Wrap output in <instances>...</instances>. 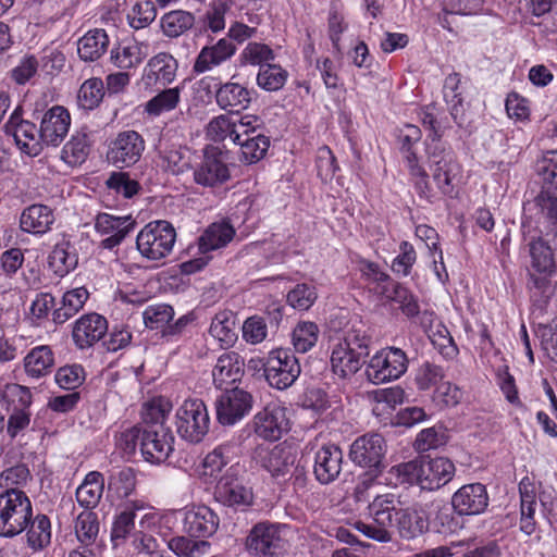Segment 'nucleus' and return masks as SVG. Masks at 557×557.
<instances>
[{"label":"nucleus","instance_id":"obj_25","mask_svg":"<svg viewBox=\"0 0 557 557\" xmlns=\"http://www.w3.org/2000/svg\"><path fill=\"white\" fill-rule=\"evenodd\" d=\"M219 524V517L208 506H193L185 512L184 529L189 536L209 537L216 532Z\"/></svg>","mask_w":557,"mask_h":557},{"label":"nucleus","instance_id":"obj_26","mask_svg":"<svg viewBox=\"0 0 557 557\" xmlns=\"http://www.w3.org/2000/svg\"><path fill=\"white\" fill-rule=\"evenodd\" d=\"M236 53V46L227 38H221L215 44L205 46L193 65L195 74H202L221 65Z\"/></svg>","mask_w":557,"mask_h":557},{"label":"nucleus","instance_id":"obj_36","mask_svg":"<svg viewBox=\"0 0 557 557\" xmlns=\"http://www.w3.org/2000/svg\"><path fill=\"white\" fill-rule=\"evenodd\" d=\"M54 366V355L50 346L34 347L24 358L25 372L32 377L49 374Z\"/></svg>","mask_w":557,"mask_h":557},{"label":"nucleus","instance_id":"obj_42","mask_svg":"<svg viewBox=\"0 0 557 557\" xmlns=\"http://www.w3.org/2000/svg\"><path fill=\"white\" fill-rule=\"evenodd\" d=\"M531 269L536 272L555 271L554 252L549 244L540 235L528 243Z\"/></svg>","mask_w":557,"mask_h":557},{"label":"nucleus","instance_id":"obj_60","mask_svg":"<svg viewBox=\"0 0 557 557\" xmlns=\"http://www.w3.org/2000/svg\"><path fill=\"white\" fill-rule=\"evenodd\" d=\"M242 64L265 65L269 61L275 59L273 50L262 42H249L240 53Z\"/></svg>","mask_w":557,"mask_h":557},{"label":"nucleus","instance_id":"obj_14","mask_svg":"<svg viewBox=\"0 0 557 557\" xmlns=\"http://www.w3.org/2000/svg\"><path fill=\"white\" fill-rule=\"evenodd\" d=\"M145 150V140L135 131L121 132L109 145L107 158L116 168L123 169L137 163Z\"/></svg>","mask_w":557,"mask_h":557},{"label":"nucleus","instance_id":"obj_6","mask_svg":"<svg viewBox=\"0 0 557 557\" xmlns=\"http://www.w3.org/2000/svg\"><path fill=\"white\" fill-rule=\"evenodd\" d=\"M263 371L271 387L284 391L295 383L301 369L292 350L277 348L269 352L263 362Z\"/></svg>","mask_w":557,"mask_h":557},{"label":"nucleus","instance_id":"obj_45","mask_svg":"<svg viewBox=\"0 0 557 557\" xmlns=\"http://www.w3.org/2000/svg\"><path fill=\"white\" fill-rule=\"evenodd\" d=\"M193 536H174L168 542V547L178 557H207L211 544L205 540H194Z\"/></svg>","mask_w":557,"mask_h":557},{"label":"nucleus","instance_id":"obj_54","mask_svg":"<svg viewBox=\"0 0 557 557\" xmlns=\"http://www.w3.org/2000/svg\"><path fill=\"white\" fill-rule=\"evenodd\" d=\"M293 345L298 352L309 351L318 342L319 327L310 321L299 322L292 334Z\"/></svg>","mask_w":557,"mask_h":557},{"label":"nucleus","instance_id":"obj_62","mask_svg":"<svg viewBox=\"0 0 557 557\" xmlns=\"http://www.w3.org/2000/svg\"><path fill=\"white\" fill-rule=\"evenodd\" d=\"M157 16V10L151 1L137 2L127 15L131 27L141 29L150 25Z\"/></svg>","mask_w":557,"mask_h":557},{"label":"nucleus","instance_id":"obj_23","mask_svg":"<svg viewBox=\"0 0 557 557\" xmlns=\"http://www.w3.org/2000/svg\"><path fill=\"white\" fill-rule=\"evenodd\" d=\"M70 125L71 116L69 111L61 106H54L42 116L39 137L44 144L55 147L66 136Z\"/></svg>","mask_w":557,"mask_h":557},{"label":"nucleus","instance_id":"obj_2","mask_svg":"<svg viewBox=\"0 0 557 557\" xmlns=\"http://www.w3.org/2000/svg\"><path fill=\"white\" fill-rule=\"evenodd\" d=\"M371 338L366 331L351 327L333 346L331 367L335 375L347 379L356 374L369 356Z\"/></svg>","mask_w":557,"mask_h":557},{"label":"nucleus","instance_id":"obj_27","mask_svg":"<svg viewBox=\"0 0 557 557\" xmlns=\"http://www.w3.org/2000/svg\"><path fill=\"white\" fill-rule=\"evenodd\" d=\"M244 373V361L235 351L221 355L212 370L214 385L220 389H227V386L239 381Z\"/></svg>","mask_w":557,"mask_h":557},{"label":"nucleus","instance_id":"obj_32","mask_svg":"<svg viewBox=\"0 0 557 557\" xmlns=\"http://www.w3.org/2000/svg\"><path fill=\"white\" fill-rule=\"evenodd\" d=\"M4 133L12 136L22 151L29 156H38L42 150V140L36 125L29 121L20 122L16 126H3Z\"/></svg>","mask_w":557,"mask_h":557},{"label":"nucleus","instance_id":"obj_13","mask_svg":"<svg viewBox=\"0 0 557 557\" xmlns=\"http://www.w3.org/2000/svg\"><path fill=\"white\" fill-rule=\"evenodd\" d=\"M255 433L270 442L278 441L290 429L287 409L277 403L268 404L253 417Z\"/></svg>","mask_w":557,"mask_h":557},{"label":"nucleus","instance_id":"obj_20","mask_svg":"<svg viewBox=\"0 0 557 557\" xmlns=\"http://www.w3.org/2000/svg\"><path fill=\"white\" fill-rule=\"evenodd\" d=\"M108 332V321L98 313H87L75 321L72 339L81 349H88L97 344Z\"/></svg>","mask_w":557,"mask_h":557},{"label":"nucleus","instance_id":"obj_39","mask_svg":"<svg viewBox=\"0 0 557 557\" xmlns=\"http://www.w3.org/2000/svg\"><path fill=\"white\" fill-rule=\"evenodd\" d=\"M196 16L185 10H173L162 15L160 20L163 35L168 38H177L195 25Z\"/></svg>","mask_w":557,"mask_h":557},{"label":"nucleus","instance_id":"obj_31","mask_svg":"<svg viewBox=\"0 0 557 557\" xmlns=\"http://www.w3.org/2000/svg\"><path fill=\"white\" fill-rule=\"evenodd\" d=\"M240 454L239 441L233 438L224 442L209 453L202 462L205 474L216 476L222 469L236 459Z\"/></svg>","mask_w":557,"mask_h":557},{"label":"nucleus","instance_id":"obj_51","mask_svg":"<svg viewBox=\"0 0 557 557\" xmlns=\"http://www.w3.org/2000/svg\"><path fill=\"white\" fill-rule=\"evenodd\" d=\"M143 47L137 44L121 45L111 50V60L120 69L128 70L137 66L145 59Z\"/></svg>","mask_w":557,"mask_h":557},{"label":"nucleus","instance_id":"obj_30","mask_svg":"<svg viewBox=\"0 0 557 557\" xmlns=\"http://www.w3.org/2000/svg\"><path fill=\"white\" fill-rule=\"evenodd\" d=\"M177 66V61L172 54L160 52L148 61L145 78L148 83L171 84L175 79Z\"/></svg>","mask_w":557,"mask_h":557},{"label":"nucleus","instance_id":"obj_38","mask_svg":"<svg viewBox=\"0 0 557 557\" xmlns=\"http://www.w3.org/2000/svg\"><path fill=\"white\" fill-rule=\"evenodd\" d=\"M103 487L104 479L102 473L98 471L89 472L76 490L77 503L86 509L95 508L101 499Z\"/></svg>","mask_w":557,"mask_h":557},{"label":"nucleus","instance_id":"obj_17","mask_svg":"<svg viewBox=\"0 0 557 557\" xmlns=\"http://www.w3.org/2000/svg\"><path fill=\"white\" fill-rule=\"evenodd\" d=\"M135 220L131 215L115 216L106 212L98 213L95 218V230L98 234L106 236L100 247L113 249L119 246L125 237L134 230Z\"/></svg>","mask_w":557,"mask_h":557},{"label":"nucleus","instance_id":"obj_33","mask_svg":"<svg viewBox=\"0 0 557 557\" xmlns=\"http://www.w3.org/2000/svg\"><path fill=\"white\" fill-rule=\"evenodd\" d=\"M54 221L52 210L45 205H32L23 210L20 218L21 230L32 234H45Z\"/></svg>","mask_w":557,"mask_h":557},{"label":"nucleus","instance_id":"obj_7","mask_svg":"<svg viewBox=\"0 0 557 557\" xmlns=\"http://www.w3.org/2000/svg\"><path fill=\"white\" fill-rule=\"evenodd\" d=\"M210 418L201 399H186L176 411V431L189 442L199 443L208 433Z\"/></svg>","mask_w":557,"mask_h":557},{"label":"nucleus","instance_id":"obj_43","mask_svg":"<svg viewBox=\"0 0 557 557\" xmlns=\"http://www.w3.org/2000/svg\"><path fill=\"white\" fill-rule=\"evenodd\" d=\"M144 508L145 503L139 499H132L125 503L123 509L113 522L111 531V537L113 541L124 540L131 533L135 527L134 519L136 517V511Z\"/></svg>","mask_w":557,"mask_h":557},{"label":"nucleus","instance_id":"obj_22","mask_svg":"<svg viewBox=\"0 0 557 557\" xmlns=\"http://www.w3.org/2000/svg\"><path fill=\"white\" fill-rule=\"evenodd\" d=\"M343 450L336 445H323L313 458V474L321 484L334 482L342 472Z\"/></svg>","mask_w":557,"mask_h":557},{"label":"nucleus","instance_id":"obj_58","mask_svg":"<svg viewBox=\"0 0 557 557\" xmlns=\"http://www.w3.org/2000/svg\"><path fill=\"white\" fill-rule=\"evenodd\" d=\"M269 147V137L258 133L251 139H245L244 144H242L240 160L248 164L256 163L265 156Z\"/></svg>","mask_w":557,"mask_h":557},{"label":"nucleus","instance_id":"obj_19","mask_svg":"<svg viewBox=\"0 0 557 557\" xmlns=\"http://www.w3.org/2000/svg\"><path fill=\"white\" fill-rule=\"evenodd\" d=\"M159 430H144L140 451L144 459L151 463L165 461L173 451L174 436L169 426H158Z\"/></svg>","mask_w":557,"mask_h":557},{"label":"nucleus","instance_id":"obj_55","mask_svg":"<svg viewBox=\"0 0 557 557\" xmlns=\"http://www.w3.org/2000/svg\"><path fill=\"white\" fill-rule=\"evenodd\" d=\"M173 318L174 309L168 304L150 305L143 312L144 323L151 330H164Z\"/></svg>","mask_w":557,"mask_h":557},{"label":"nucleus","instance_id":"obj_28","mask_svg":"<svg viewBox=\"0 0 557 557\" xmlns=\"http://www.w3.org/2000/svg\"><path fill=\"white\" fill-rule=\"evenodd\" d=\"M216 104L230 113H239L251 102L250 91L238 83L227 82L215 91Z\"/></svg>","mask_w":557,"mask_h":557},{"label":"nucleus","instance_id":"obj_47","mask_svg":"<svg viewBox=\"0 0 557 557\" xmlns=\"http://www.w3.org/2000/svg\"><path fill=\"white\" fill-rule=\"evenodd\" d=\"M434 512L431 517V523L436 532L442 534L455 533L460 529V523L456 517L454 506L436 502L433 504Z\"/></svg>","mask_w":557,"mask_h":557},{"label":"nucleus","instance_id":"obj_15","mask_svg":"<svg viewBox=\"0 0 557 557\" xmlns=\"http://www.w3.org/2000/svg\"><path fill=\"white\" fill-rule=\"evenodd\" d=\"M230 176L222 152L214 147L206 148L201 162L194 170L195 183L203 187H215L228 181Z\"/></svg>","mask_w":557,"mask_h":557},{"label":"nucleus","instance_id":"obj_35","mask_svg":"<svg viewBox=\"0 0 557 557\" xmlns=\"http://www.w3.org/2000/svg\"><path fill=\"white\" fill-rule=\"evenodd\" d=\"M235 230L227 222L210 224L198 238V248L201 253L226 246L234 237Z\"/></svg>","mask_w":557,"mask_h":557},{"label":"nucleus","instance_id":"obj_53","mask_svg":"<svg viewBox=\"0 0 557 557\" xmlns=\"http://www.w3.org/2000/svg\"><path fill=\"white\" fill-rule=\"evenodd\" d=\"M288 77V73L277 64L267 63L261 65L257 75V84L267 91H276L283 88Z\"/></svg>","mask_w":557,"mask_h":557},{"label":"nucleus","instance_id":"obj_49","mask_svg":"<svg viewBox=\"0 0 557 557\" xmlns=\"http://www.w3.org/2000/svg\"><path fill=\"white\" fill-rule=\"evenodd\" d=\"M27 530L28 545L34 549H41L50 543L51 523L46 515L32 517Z\"/></svg>","mask_w":557,"mask_h":557},{"label":"nucleus","instance_id":"obj_34","mask_svg":"<svg viewBox=\"0 0 557 557\" xmlns=\"http://www.w3.org/2000/svg\"><path fill=\"white\" fill-rule=\"evenodd\" d=\"M539 222L547 224L550 232L557 235V186H543L533 200Z\"/></svg>","mask_w":557,"mask_h":557},{"label":"nucleus","instance_id":"obj_48","mask_svg":"<svg viewBox=\"0 0 557 557\" xmlns=\"http://www.w3.org/2000/svg\"><path fill=\"white\" fill-rule=\"evenodd\" d=\"M136 473L133 468L125 467L111 473L108 480V490L117 498H127L136 491Z\"/></svg>","mask_w":557,"mask_h":557},{"label":"nucleus","instance_id":"obj_40","mask_svg":"<svg viewBox=\"0 0 557 557\" xmlns=\"http://www.w3.org/2000/svg\"><path fill=\"white\" fill-rule=\"evenodd\" d=\"M190 150L183 146L171 145L160 149L162 168L174 174L180 175L191 168Z\"/></svg>","mask_w":557,"mask_h":557},{"label":"nucleus","instance_id":"obj_11","mask_svg":"<svg viewBox=\"0 0 557 557\" xmlns=\"http://www.w3.org/2000/svg\"><path fill=\"white\" fill-rule=\"evenodd\" d=\"M425 156L438 191L442 195H451L454 191L453 178L457 170L453 152L446 146L434 143L429 151H425Z\"/></svg>","mask_w":557,"mask_h":557},{"label":"nucleus","instance_id":"obj_41","mask_svg":"<svg viewBox=\"0 0 557 557\" xmlns=\"http://www.w3.org/2000/svg\"><path fill=\"white\" fill-rule=\"evenodd\" d=\"M88 292L84 287L74 288L64 293L61 306L54 309L53 321L58 324L66 322L74 317L88 299Z\"/></svg>","mask_w":557,"mask_h":557},{"label":"nucleus","instance_id":"obj_29","mask_svg":"<svg viewBox=\"0 0 557 557\" xmlns=\"http://www.w3.org/2000/svg\"><path fill=\"white\" fill-rule=\"evenodd\" d=\"M555 271L536 272L532 269L528 271L527 289L530 294V300L534 310L541 313L545 310L550 298L552 276Z\"/></svg>","mask_w":557,"mask_h":557},{"label":"nucleus","instance_id":"obj_16","mask_svg":"<svg viewBox=\"0 0 557 557\" xmlns=\"http://www.w3.org/2000/svg\"><path fill=\"white\" fill-rule=\"evenodd\" d=\"M252 407V396L238 387L225 389L216 400V417L221 424L232 425Z\"/></svg>","mask_w":557,"mask_h":557},{"label":"nucleus","instance_id":"obj_59","mask_svg":"<svg viewBox=\"0 0 557 557\" xmlns=\"http://www.w3.org/2000/svg\"><path fill=\"white\" fill-rule=\"evenodd\" d=\"M411 177L414 180V188L420 198L432 202L436 193L429 184V174L419 163V158L411 156L410 164H407Z\"/></svg>","mask_w":557,"mask_h":557},{"label":"nucleus","instance_id":"obj_5","mask_svg":"<svg viewBox=\"0 0 557 557\" xmlns=\"http://www.w3.org/2000/svg\"><path fill=\"white\" fill-rule=\"evenodd\" d=\"M32 393L28 387L8 384L1 394L0 406L8 414L7 433L15 438L30 423Z\"/></svg>","mask_w":557,"mask_h":557},{"label":"nucleus","instance_id":"obj_63","mask_svg":"<svg viewBox=\"0 0 557 557\" xmlns=\"http://www.w3.org/2000/svg\"><path fill=\"white\" fill-rule=\"evenodd\" d=\"M230 5L227 0H214L206 11L202 21L212 33H219L225 28V14Z\"/></svg>","mask_w":557,"mask_h":557},{"label":"nucleus","instance_id":"obj_44","mask_svg":"<svg viewBox=\"0 0 557 557\" xmlns=\"http://www.w3.org/2000/svg\"><path fill=\"white\" fill-rule=\"evenodd\" d=\"M77 262V255L69 242L57 244L49 255V267L61 277L74 270Z\"/></svg>","mask_w":557,"mask_h":557},{"label":"nucleus","instance_id":"obj_3","mask_svg":"<svg viewBox=\"0 0 557 557\" xmlns=\"http://www.w3.org/2000/svg\"><path fill=\"white\" fill-rule=\"evenodd\" d=\"M33 517V505L23 490L0 493V536L12 539L23 533Z\"/></svg>","mask_w":557,"mask_h":557},{"label":"nucleus","instance_id":"obj_56","mask_svg":"<svg viewBox=\"0 0 557 557\" xmlns=\"http://www.w3.org/2000/svg\"><path fill=\"white\" fill-rule=\"evenodd\" d=\"M180 98L181 89L178 87L164 89L146 103V111L151 115H160L175 109Z\"/></svg>","mask_w":557,"mask_h":557},{"label":"nucleus","instance_id":"obj_18","mask_svg":"<svg viewBox=\"0 0 557 557\" xmlns=\"http://www.w3.org/2000/svg\"><path fill=\"white\" fill-rule=\"evenodd\" d=\"M282 537L278 527L270 522H259L246 539V548L257 557H272L281 548Z\"/></svg>","mask_w":557,"mask_h":557},{"label":"nucleus","instance_id":"obj_10","mask_svg":"<svg viewBox=\"0 0 557 557\" xmlns=\"http://www.w3.org/2000/svg\"><path fill=\"white\" fill-rule=\"evenodd\" d=\"M386 450L387 445L381 434L368 433L354 441L349 456L355 465L381 473L384 469Z\"/></svg>","mask_w":557,"mask_h":557},{"label":"nucleus","instance_id":"obj_21","mask_svg":"<svg viewBox=\"0 0 557 557\" xmlns=\"http://www.w3.org/2000/svg\"><path fill=\"white\" fill-rule=\"evenodd\" d=\"M451 505L459 516H474L484 512L488 506L485 485L481 483L462 485L453 494Z\"/></svg>","mask_w":557,"mask_h":557},{"label":"nucleus","instance_id":"obj_64","mask_svg":"<svg viewBox=\"0 0 557 557\" xmlns=\"http://www.w3.org/2000/svg\"><path fill=\"white\" fill-rule=\"evenodd\" d=\"M99 531V523L94 512H82L75 523V532L81 543L88 545L96 539Z\"/></svg>","mask_w":557,"mask_h":557},{"label":"nucleus","instance_id":"obj_50","mask_svg":"<svg viewBox=\"0 0 557 557\" xmlns=\"http://www.w3.org/2000/svg\"><path fill=\"white\" fill-rule=\"evenodd\" d=\"M104 96L103 82L92 77L83 83L78 90L77 103L84 110H94L102 101Z\"/></svg>","mask_w":557,"mask_h":557},{"label":"nucleus","instance_id":"obj_57","mask_svg":"<svg viewBox=\"0 0 557 557\" xmlns=\"http://www.w3.org/2000/svg\"><path fill=\"white\" fill-rule=\"evenodd\" d=\"M30 479L32 475L28 467L24 463H18L4 469L0 473V487L3 491L22 490Z\"/></svg>","mask_w":557,"mask_h":557},{"label":"nucleus","instance_id":"obj_1","mask_svg":"<svg viewBox=\"0 0 557 557\" xmlns=\"http://www.w3.org/2000/svg\"><path fill=\"white\" fill-rule=\"evenodd\" d=\"M368 510L372 523L357 521L354 527L380 543L392 542L395 533L404 540H413L428 529L423 516L412 507L403 508L399 496L393 493L376 495Z\"/></svg>","mask_w":557,"mask_h":557},{"label":"nucleus","instance_id":"obj_8","mask_svg":"<svg viewBox=\"0 0 557 557\" xmlns=\"http://www.w3.org/2000/svg\"><path fill=\"white\" fill-rule=\"evenodd\" d=\"M406 352L397 347H386L373 355L366 368V374L373 384L399 379L408 369Z\"/></svg>","mask_w":557,"mask_h":557},{"label":"nucleus","instance_id":"obj_37","mask_svg":"<svg viewBox=\"0 0 557 557\" xmlns=\"http://www.w3.org/2000/svg\"><path fill=\"white\" fill-rule=\"evenodd\" d=\"M109 37L104 29L87 32L77 44L78 55L84 61L98 60L108 49Z\"/></svg>","mask_w":557,"mask_h":557},{"label":"nucleus","instance_id":"obj_61","mask_svg":"<svg viewBox=\"0 0 557 557\" xmlns=\"http://www.w3.org/2000/svg\"><path fill=\"white\" fill-rule=\"evenodd\" d=\"M235 121L221 114L212 119L207 126V136L213 141L235 140Z\"/></svg>","mask_w":557,"mask_h":557},{"label":"nucleus","instance_id":"obj_12","mask_svg":"<svg viewBox=\"0 0 557 557\" xmlns=\"http://www.w3.org/2000/svg\"><path fill=\"white\" fill-rule=\"evenodd\" d=\"M253 459L273 478L287 479L297 460V451L290 445L278 444L272 448L258 446Z\"/></svg>","mask_w":557,"mask_h":557},{"label":"nucleus","instance_id":"obj_9","mask_svg":"<svg viewBox=\"0 0 557 557\" xmlns=\"http://www.w3.org/2000/svg\"><path fill=\"white\" fill-rule=\"evenodd\" d=\"M214 499L223 506L245 511L253 503V493L238 476V468L231 466L219 479L213 493Z\"/></svg>","mask_w":557,"mask_h":557},{"label":"nucleus","instance_id":"obj_46","mask_svg":"<svg viewBox=\"0 0 557 557\" xmlns=\"http://www.w3.org/2000/svg\"><path fill=\"white\" fill-rule=\"evenodd\" d=\"M90 151V143L85 133H76L64 145L62 160L71 166L81 165L87 159Z\"/></svg>","mask_w":557,"mask_h":557},{"label":"nucleus","instance_id":"obj_52","mask_svg":"<svg viewBox=\"0 0 557 557\" xmlns=\"http://www.w3.org/2000/svg\"><path fill=\"white\" fill-rule=\"evenodd\" d=\"M235 321L231 311H221L212 319L209 332L222 345L230 346L236 339Z\"/></svg>","mask_w":557,"mask_h":557},{"label":"nucleus","instance_id":"obj_24","mask_svg":"<svg viewBox=\"0 0 557 557\" xmlns=\"http://www.w3.org/2000/svg\"><path fill=\"white\" fill-rule=\"evenodd\" d=\"M455 474L454 463L444 457L421 458L420 487L434 491L447 484Z\"/></svg>","mask_w":557,"mask_h":557},{"label":"nucleus","instance_id":"obj_4","mask_svg":"<svg viewBox=\"0 0 557 557\" xmlns=\"http://www.w3.org/2000/svg\"><path fill=\"white\" fill-rule=\"evenodd\" d=\"M176 232L173 225L164 220L149 222L138 233L136 247L139 253L151 261H160L168 257L174 247Z\"/></svg>","mask_w":557,"mask_h":557}]
</instances>
